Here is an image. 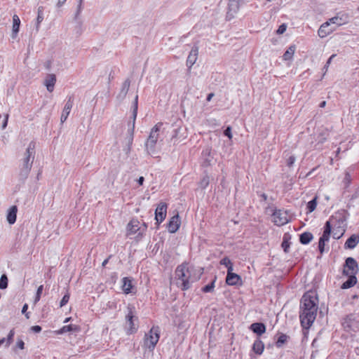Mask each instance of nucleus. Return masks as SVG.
Here are the masks:
<instances>
[{"mask_svg": "<svg viewBox=\"0 0 359 359\" xmlns=\"http://www.w3.org/2000/svg\"><path fill=\"white\" fill-rule=\"evenodd\" d=\"M318 299L316 296L306 293L300 303L299 320L304 329H309L317 316Z\"/></svg>", "mask_w": 359, "mask_h": 359, "instance_id": "nucleus-1", "label": "nucleus"}, {"mask_svg": "<svg viewBox=\"0 0 359 359\" xmlns=\"http://www.w3.org/2000/svg\"><path fill=\"white\" fill-rule=\"evenodd\" d=\"M346 219L344 213L343 212L338 211L332 215L326 222L324 226L323 233L318 241V249L320 254L324 252L325 242L329 241L332 233V228H345Z\"/></svg>", "mask_w": 359, "mask_h": 359, "instance_id": "nucleus-2", "label": "nucleus"}, {"mask_svg": "<svg viewBox=\"0 0 359 359\" xmlns=\"http://www.w3.org/2000/svg\"><path fill=\"white\" fill-rule=\"evenodd\" d=\"M193 269L187 266V264L179 265L175 269V276L177 279V285L182 290H187L191 284L196 281L198 278L193 276Z\"/></svg>", "mask_w": 359, "mask_h": 359, "instance_id": "nucleus-3", "label": "nucleus"}, {"mask_svg": "<svg viewBox=\"0 0 359 359\" xmlns=\"http://www.w3.org/2000/svg\"><path fill=\"white\" fill-rule=\"evenodd\" d=\"M162 125V123H158L151 128L149 137L145 142V149L147 153L150 156H154L157 154L156 143L159 137V132Z\"/></svg>", "mask_w": 359, "mask_h": 359, "instance_id": "nucleus-4", "label": "nucleus"}, {"mask_svg": "<svg viewBox=\"0 0 359 359\" xmlns=\"http://www.w3.org/2000/svg\"><path fill=\"white\" fill-rule=\"evenodd\" d=\"M127 309L128 313L126 316V331L127 334H132L137 331V325L135 322L138 321V318L136 316L134 306L128 305Z\"/></svg>", "mask_w": 359, "mask_h": 359, "instance_id": "nucleus-5", "label": "nucleus"}, {"mask_svg": "<svg viewBox=\"0 0 359 359\" xmlns=\"http://www.w3.org/2000/svg\"><path fill=\"white\" fill-rule=\"evenodd\" d=\"M160 338V328L158 326H153L151 330L145 334L144 337V345L150 351H153Z\"/></svg>", "mask_w": 359, "mask_h": 359, "instance_id": "nucleus-6", "label": "nucleus"}, {"mask_svg": "<svg viewBox=\"0 0 359 359\" xmlns=\"http://www.w3.org/2000/svg\"><path fill=\"white\" fill-rule=\"evenodd\" d=\"M35 147L36 144L34 142L32 141L29 143L20 166L32 169L35 158Z\"/></svg>", "mask_w": 359, "mask_h": 359, "instance_id": "nucleus-7", "label": "nucleus"}, {"mask_svg": "<svg viewBox=\"0 0 359 359\" xmlns=\"http://www.w3.org/2000/svg\"><path fill=\"white\" fill-rule=\"evenodd\" d=\"M137 107H138V95H136L135 97L134 103H133V123L131 128L128 130L129 137L128 139V146L124 151L126 154H129L131 149V146L133 141V135H134V129L135 124V119L137 114Z\"/></svg>", "mask_w": 359, "mask_h": 359, "instance_id": "nucleus-8", "label": "nucleus"}, {"mask_svg": "<svg viewBox=\"0 0 359 359\" xmlns=\"http://www.w3.org/2000/svg\"><path fill=\"white\" fill-rule=\"evenodd\" d=\"M271 217L272 222L278 226L285 225L289 222L288 214L283 210H274Z\"/></svg>", "mask_w": 359, "mask_h": 359, "instance_id": "nucleus-9", "label": "nucleus"}, {"mask_svg": "<svg viewBox=\"0 0 359 359\" xmlns=\"http://www.w3.org/2000/svg\"><path fill=\"white\" fill-rule=\"evenodd\" d=\"M358 271V265L353 257H348L344 265L343 273L344 275H356Z\"/></svg>", "mask_w": 359, "mask_h": 359, "instance_id": "nucleus-10", "label": "nucleus"}, {"mask_svg": "<svg viewBox=\"0 0 359 359\" xmlns=\"http://www.w3.org/2000/svg\"><path fill=\"white\" fill-rule=\"evenodd\" d=\"M168 205L165 203L161 202L155 210V219L157 224H161L165 218Z\"/></svg>", "mask_w": 359, "mask_h": 359, "instance_id": "nucleus-11", "label": "nucleus"}, {"mask_svg": "<svg viewBox=\"0 0 359 359\" xmlns=\"http://www.w3.org/2000/svg\"><path fill=\"white\" fill-rule=\"evenodd\" d=\"M127 236L137 233V237L140 239L139 233H140V222L137 219H133L127 225Z\"/></svg>", "mask_w": 359, "mask_h": 359, "instance_id": "nucleus-12", "label": "nucleus"}, {"mask_svg": "<svg viewBox=\"0 0 359 359\" xmlns=\"http://www.w3.org/2000/svg\"><path fill=\"white\" fill-rule=\"evenodd\" d=\"M74 104V97L72 95H70L67 97V100L65 104L64 109L62 110L61 117H60V122L61 123H63L67 118L71 109L73 107Z\"/></svg>", "mask_w": 359, "mask_h": 359, "instance_id": "nucleus-13", "label": "nucleus"}, {"mask_svg": "<svg viewBox=\"0 0 359 359\" xmlns=\"http://www.w3.org/2000/svg\"><path fill=\"white\" fill-rule=\"evenodd\" d=\"M240 8L239 1H229L228 11L226 13V19L231 20L234 18L235 15L238 12Z\"/></svg>", "mask_w": 359, "mask_h": 359, "instance_id": "nucleus-14", "label": "nucleus"}, {"mask_svg": "<svg viewBox=\"0 0 359 359\" xmlns=\"http://www.w3.org/2000/svg\"><path fill=\"white\" fill-rule=\"evenodd\" d=\"M226 283L229 285H242V279L241 277L233 271H227L226 277Z\"/></svg>", "mask_w": 359, "mask_h": 359, "instance_id": "nucleus-15", "label": "nucleus"}, {"mask_svg": "<svg viewBox=\"0 0 359 359\" xmlns=\"http://www.w3.org/2000/svg\"><path fill=\"white\" fill-rule=\"evenodd\" d=\"M180 224V217L177 214L170 219L167 226L168 231L171 233H175L179 229Z\"/></svg>", "mask_w": 359, "mask_h": 359, "instance_id": "nucleus-16", "label": "nucleus"}, {"mask_svg": "<svg viewBox=\"0 0 359 359\" xmlns=\"http://www.w3.org/2000/svg\"><path fill=\"white\" fill-rule=\"evenodd\" d=\"M198 46H195L191 48L187 59V66L189 69H191V67L196 63L198 58Z\"/></svg>", "mask_w": 359, "mask_h": 359, "instance_id": "nucleus-17", "label": "nucleus"}, {"mask_svg": "<svg viewBox=\"0 0 359 359\" xmlns=\"http://www.w3.org/2000/svg\"><path fill=\"white\" fill-rule=\"evenodd\" d=\"M56 83V76L53 74H48L46 76L43 84L48 92L52 93Z\"/></svg>", "mask_w": 359, "mask_h": 359, "instance_id": "nucleus-18", "label": "nucleus"}, {"mask_svg": "<svg viewBox=\"0 0 359 359\" xmlns=\"http://www.w3.org/2000/svg\"><path fill=\"white\" fill-rule=\"evenodd\" d=\"M329 26L330 22H325L320 27L318 34L320 38L327 36L334 30L333 28H329Z\"/></svg>", "mask_w": 359, "mask_h": 359, "instance_id": "nucleus-19", "label": "nucleus"}, {"mask_svg": "<svg viewBox=\"0 0 359 359\" xmlns=\"http://www.w3.org/2000/svg\"><path fill=\"white\" fill-rule=\"evenodd\" d=\"M18 208L16 205L11 206L8 212L6 219L10 224H13L16 222Z\"/></svg>", "mask_w": 359, "mask_h": 359, "instance_id": "nucleus-20", "label": "nucleus"}, {"mask_svg": "<svg viewBox=\"0 0 359 359\" xmlns=\"http://www.w3.org/2000/svg\"><path fill=\"white\" fill-rule=\"evenodd\" d=\"M250 330L260 336L266 332V326L262 323H254L250 325Z\"/></svg>", "mask_w": 359, "mask_h": 359, "instance_id": "nucleus-21", "label": "nucleus"}, {"mask_svg": "<svg viewBox=\"0 0 359 359\" xmlns=\"http://www.w3.org/2000/svg\"><path fill=\"white\" fill-rule=\"evenodd\" d=\"M359 243V236L353 234L346 241L344 244L345 248L353 249Z\"/></svg>", "mask_w": 359, "mask_h": 359, "instance_id": "nucleus-22", "label": "nucleus"}, {"mask_svg": "<svg viewBox=\"0 0 359 359\" xmlns=\"http://www.w3.org/2000/svg\"><path fill=\"white\" fill-rule=\"evenodd\" d=\"M122 290L126 294H130L132 293V289H133V284H132V280L130 278L128 277H124L122 279Z\"/></svg>", "mask_w": 359, "mask_h": 359, "instance_id": "nucleus-23", "label": "nucleus"}, {"mask_svg": "<svg viewBox=\"0 0 359 359\" xmlns=\"http://www.w3.org/2000/svg\"><path fill=\"white\" fill-rule=\"evenodd\" d=\"M20 20L18 15L15 14L13 16V27H12V38H15L19 29H20Z\"/></svg>", "mask_w": 359, "mask_h": 359, "instance_id": "nucleus-24", "label": "nucleus"}, {"mask_svg": "<svg viewBox=\"0 0 359 359\" xmlns=\"http://www.w3.org/2000/svg\"><path fill=\"white\" fill-rule=\"evenodd\" d=\"M348 278L341 286V289H348L357 284V278L355 275H348Z\"/></svg>", "mask_w": 359, "mask_h": 359, "instance_id": "nucleus-25", "label": "nucleus"}, {"mask_svg": "<svg viewBox=\"0 0 359 359\" xmlns=\"http://www.w3.org/2000/svg\"><path fill=\"white\" fill-rule=\"evenodd\" d=\"M264 349V344L259 339H256L252 345V351L258 355H261Z\"/></svg>", "mask_w": 359, "mask_h": 359, "instance_id": "nucleus-26", "label": "nucleus"}, {"mask_svg": "<svg viewBox=\"0 0 359 359\" xmlns=\"http://www.w3.org/2000/svg\"><path fill=\"white\" fill-rule=\"evenodd\" d=\"M31 170L32 169L20 166L18 180L20 181L21 182H25V181L27 179Z\"/></svg>", "mask_w": 359, "mask_h": 359, "instance_id": "nucleus-27", "label": "nucleus"}, {"mask_svg": "<svg viewBox=\"0 0 359 359\" xmlns=\"http://www.w3.org/2000/svg\"><path fill=\"white\" fill-rule=\"evenodd\" d=\"M313 238V234L310 232H304L299 236V241L303 245L309 244Z\"/></svg>", "mask_w": 359, "mask_h": 359, "instance_id": "nucleus-28", "label": "nucleus"}, {"mask_svg": "<svg viewBox=\"0 0 359 359\" xmlns=\"http://www.w3.org/2000/svg\"><path fill=\"white\" fill-rule=\"evenodd\" d=\"M79 328L76 325H65L60 330H57L55 332L57 334H62L65 332H72V331H78Z\"/></svg>", "mask_w": 359, "mask_h": 359, "instance_id": "nucleus-29", "label": "nucleus"}, {"mask_svg": "<svg viewBox=\"0 0 359 359\" xmlns=\"http://www.w3.org/2000/svg\"><path fill=\"white\" fill-rule=\"evenodd\" d=\"M44 8L43 6H39L37 9V18H36V30H39L40 24L43 20L44 18Z\"/></svg>", "mask_w": 359, "mask_h": 359, "instance_id": "nucleus-30", "label": "nucleus"}, {"mask_svg": "<svg viewBox=\"0 0 359 359\" xmlns=\"http://www.w3.org/2000/svg\"><path fill=\"white\" fill-rule=\"evenodd\" d=\"M296 47L294 45L290 46L287 50L283 54V60H290L292 58L294 53L295 52Z\"/></svg>", "mask_w": 359, "mask_h": 359, "instance_id": "nucleus-31", "label": "nucleus"}, {"mask_svg": "<svg viewBox=\"0 0 359 359\" xmlns=\"http://www.w3.org/2000/svg\"><path fill=\"white\" fill-rule=\"evenodd\" d=\"M219 264L221 265L225 266L227 268V271H233V263L231 262V261L229 259V258L228 257H224V258H222L220 260Z\"/></svg>", "mask_w": 359, "mask_h": 359, "instance_id": "nucleus-32", "label": "nucleus"}, {"mask_svg": "<svg viewBox=\"0 0 359 359\" xmlns=\"http://www.w3.org/2000/svg\"><path fill=\"white\" fill-rule=\"evenodd\" d=\"M332 237L334 239H339L345 232V228L332 227Z\"/></svg>", "mask_w": 359, "mask_h": 359, "instance_id": "nucleus-33", "label": "nucleus"}, {"mask_svg": "<svg viewBox=\"0 0 359 359\" xmlns=\"http://www.w3.org/2000/svg\"><path fill=\"white\" fill-rule=\"evenodd\" d=\"M287 338L288 337L286 334L281 333L276 342V346L278 348L281 347L287 341Z\"/></svg>", "mask_w": 359, "mask_h": 359, "instance_id": "nucleus-34", "label": "nucleus"}, {"mask_svg": "<svg viewBox=\"0 0 359 359\" xmlns=\"http://www.w3.org/2000/svg\"><path fill=\"white\" fill-rule=\"evenodd\" d=\"M317 206V197H315L313 199L307 203V210L309 212H312L315 210Z\"/></svg>", "mask_w": 359, "mask_h": 359, "instance_id": "nucleus-35", "label": "nucleus"}, {"mask_svg": "<svg viewBox=\"0 0 359 359\" xmlns=\"http://www.w3.org/2000/svg\"><path fill=\"white\" fill-rule=\"evenodd\" d=\"M130 81L129 79H126L123 83L121 93L123 94V96H126V94L128 93V90L130 88Z\"/></svg>", "mask_w": 359, "mask_h": 359, "instance_id": "nucleus-36", "label": "nucleus"}, {"mask_svg": "<svg viewBox=\"0 0 359 359\" xmlns=\"http://www.w3.org/2000/svg\"><path fill=\"white\" fill-rule=\"evenodd\" d=\"M209 183V176L208 175H205L199 182L198 184L201 189H205L208 186Z\"/></svg>", "mask_w": 359, "mask_h": 359, "instance_id": "nucleus-37", "label": "nucleus"}, {"mask_svg": "<svg viewBox=\"0 0 359 359\" xmlns=\"http://www.w3.org/2000/svg\"><path fill=\"white\" fill-rule=\"evenodd\" d=\"M215 280H216V277H215L214 280L210 284L204 286L202 288V291L205 293L212 292L215 287Z\"/></svg>", "mask_w": 359, "mask_h": 359, "instance_id": "nucleus-38", "label": "nucleus"}, {"mask_svg": "<svg viewBox=\"0 0 359 359\" xmlns=\"http://www.w3.org/2000/svg\"><path fill=\"white\" fill-rule=\"evenodd\" d=\"M8 287V278L6 274H3L0 278V289L4 290Z\"/></svg>", "mask_w": 359, "mask_h": 359, "instance_id": "nucleus-39", "label": "nucleus"}, {"mask_svg": "<svg viewBox=\"0 0 359 359\" xmlns=\"http://www.w3.org/2000/svg\"><path fill=\"white\" fill-rule=\"evenodd\" d=\"M43 285H41L38 287L36 293V295L34 297V304H36L38 302H39L41 297V294L43 292Z\"/></svg>", "mask_w": 359, "mask_h": 359, "instance_id": "nucleus-40", "label": "nucleus"}, {"mask_svg": "<svg viewBox=\"0 0 359 359\" xmlns=\"http://www.w3.org/2000/svg\"><path fill=\"white\" fill-rule=\"evenodd\" d=\"M290 242L288 241L287 238L285 236L283 237V241L281 244V247L283 248L285 252H288L289 248H290Z\"/></svg>", "mask_w": 359, "mask_h": 359, "instance_id": "nucleus-41", "label": "nucleus"}, {"mask_svg": "<svg viewBox=\"0 0 359 359\" xmlns=\"http://www.w3.org/2000/svg\"><path fill=\"white\" fill-rule=\"evenodd\" d=\"M327 22H330V24H336L338 26L342 25L343 22H341V18L339 17H333L330 18Z\"/></svg>", "mask_w": 359, "mask_h": 359, "instance_id": "nucleus-42", "label": "nucleus"}, {"mask_svg": "<svg viewBox=\"0 0 359 359\" xmlns=\"http://www.w3.org/2000/svg\"><path fill=\"white\" fill-rule=\"evenodd\" d=\"M69 293H67V294H65L63 296V297H62V300L60 301V307L64 306L65 304H67V302H69Z\"/></svg>", "mask_w": 359, "mask_h": 359, "instance_id": "nucleus-43", "label": "nucleus"}, {"mask_svg": "<svg viewBox=\"0 0 359 359\" xmlns=\"http://www.w3.org/2000/svg\"><path fill=\"white\" fill-rule=\"evenodd\" d=\"M147 224L146 223L143 222L140 225V233H139V236H140V238H142L143 237L145 232L147 231Z\"/></svg>", "mask_w": 359, "mask_h": 359, "instance_id": "nucleus-44", "label": "nucleus"}, {"mask_svg": "<svg viewBox=\"0 0 359 359\" xmlns=\"http://www.w3.org/2000/svg\"><path fill=\"white\" fill-rule=\"evenodd\" d=\"M14 334H15L14 330H11L8 334L7 339H6V341L7 342V346H8L11 344V342L13 341V338L14 337Z\"/></svg>", "mask_w": 359, "mask_h": 359, "instance_id": "nucleus-45", "label": "nucleus"}, {"mask_svg": "<svg viewBox=\"0 0 359 359\" xmlns=\"http://www.w3.org/2000/svg\"><path fill=\"white\" fill-rule=\"evenodd\" d=\"M335 57V55H332L329 59L327 60L326 64L325 65L324 67H323V70H324V74L323 75L325 74V73L327 72V69H328V67H329V65L332 62V60Z\"/></svg>", "mask_w": 359, "mask_h": 359, "instance_id": "nucleus-46", "label": "nucleus"}, {"mask_svg": "<svg viewBox=\"0 0 359 359\" xmlns=\"http://www.w3.org/2000/svg\"><path fill=\"white\" fill-rule=\"evenodd\" d=\"M286 29H287V25L285 24H282L279 26L276 32L278 34H282L286 31Z\"/></svg>", "mask_w": 359, "mask_h": 359, "instance_id": "nucleus-47", "label": "nucleus"}, {"mask_svg": "<svg viewBox=\"0 0 359 359\" xmlns=\"http://www.w3.org/2000/svg\"><path fill=\"white\" fill-rule=\"evenodd\" d=\"M296 161V158L294 156H290L287 161V165L289 166V167H291L293 165V164Z\"/></svg>", "mask_w": 359, "mask_h": 359, "instance_id": "nucleus-48", "label": "nucleus"}, {"mask_svg": "<svg viewBox=\"0 0 359 359\" xmlns=\"http://www.w3.org/2000/svg\"><path fill=\"white\" fill-rule=\"evenodd\" d=\"M224 134L225 136H227L229 139L232 138V134H231V127H227L225 130L224 131Z\"/></svg>", "mask_w": 359, "mask_h": 359, "instance_id": "nucleus-49", "label": "nucleus"}, {"mask_svg": "<svg viewBox=\"0 0 359 359\" xmlns=\"http://www.w3.org/2000/svg\"><path fill=\"white\" fill-rule=\"evenodd\" d=\"M31 330L34 333H39L41 331V327L39 325H34L31 327Z\"/></svg>", "mask_w": 359, "mask_h": 359, "instance_id": "nucleus-50", "label": "nucleus"}, {"mask_svg": "<svg viewBox=\"0 0 359 359\" xmlns=\"http://www.w3.org/2000/svg\"><path fill=\"white\" fill-rule=\"evenodd\" d=\"M28 309V305L27 304H25L23 306H22V313H25V316L27 318H29V313H26L27 312V310Z\"/></svg>", "mask_w": 359, "mask_h": 359, "instance_id": "nucleus-51", "label": "nucleus"}, {"mask_svg": "<svg viewBox=\"0 0 359 359\" xmlns=\"http://www.w3.org/2000/svg\"><path fill=\"white\" fill-rule=\"evenodd\" d=\"M16 346L18 348H20V349H24L25 348V343L22 340H18L17 344H16Z\"/></svg>", "mask_w": 359, "mask_h": 359, "instance_id": "nucleus-52", "label": "nucleus"}, {"mask_svg": "<svg viewBox=\"0 0 359 359\" xmlns=\"http://www.w3.org/2000/svg\"><path fill=\"white\" fill-rule=\"evenodd\" d=\"M8 114H6V116H5V118H4V121L3 122V124H2V129H5L7 126V123H8Z\"/></svg>", "mask_w": 359, "mask_h": 359, "instance_id": "nucleus-53", "label": "nucleus"}, {"mask_svg": "<svg viewBox=\"0 0 359 359\" xmlns=\"http://www.w3.org/2000/svg\"><path fill=\"white\" fill-rule=\"evenodd\" d=\"M83 0H79V5H78V9H77V13H76V15H79V13L81 12V9H82V4H83Z\"/></svg>", "mask_w": 359, "mask_h": 359, "instance_id": "nucleus-54", "label": "nucleus"}, {"mask_svg": "<svg viewBox=\"0 0 359 359\" xmlns=\"http://www.w3.org/2000/svg\"><path fill=\"white\" fill-rule=\"evenodd\" d=\"M67 0H57V7L60 8L65 4Z\"/></svg>", "mask_w": 359, "mask_h": 359, "instance_id": "nucleus-55", "label": "nucleus"}, {"mask_svg": "<svg viewBox=\"0 0 359 359\" xmlns=\"http://www.w3.org/2000/svg\"><path fill=\"white\" fill-rule=\"evenodd\" d=\"M180 130V128H177V129H175L173 130V135H172V138H175L178 136V133H179V131Z\"/></svg>", "mask_w": 359, "mask_h": 359, "instance_id": "nucleus-56", "label": "nucleus"}, {"mask_svg": "<svg viewBox=\"0 0 359 359\" xmlns=\"http://www.w3.org/2000/svg\"><path fill=\"white\" fill-rule=\"evenodd\" d=\"M144 181V178L143 177H140L139 179L137 180V182L140 185H142Z\"/></svg>", "mask_w": 359, "mask_h": 359, "instance_id": "nucleus-57", "label": "nucleus"}, {"mask_svg": "<svg viewBox=\"0 0 359 359\" xmlns=\"http://www.w3.org/2000/svg\"><path fill=\"white\" fill-rule=\"evenodd\" d=\"M214 96V93H209L207 96V98H206V100L208 102H210L211 100V99L212 98V97Z\"/></svg>", "mask_w": 359, "mask_h": 359, "instance_id": "nucleus-58", "label": "nucleus"}, {"mask_svg": "<svg viewBox=\"0 0 359 359\" xmlns=\"http://www.w3.org/2000/svg\"><path fill=\"white\" fill-rule=\"evenodd\" d=\"M203 154H206V155H210V149H206L205 150H204L203 151Z\"/></svg>", "mask_w": 359, "mask_h": 359, "instance_id": "nucleus-59", "label": "nucleus"}, {"mask_svg": "<svg viewBox=\"0 0 359 359\" xmlns=\"http://www.w3.org/2000/svg\"><path fill=\"white\" fill-rule=\"evenodd\" d=\"M109 257L104 260V262H102V266H106V264H107L108 263V262H109Z\"/></svg>", "mask_w": 359, "mask_h": 359, "instance_id": "nucleus-60", "label": "nucleus"}, {"mask_svg": "<svg viewBox=\"0 0 359 359\" xmlns=\"http://www.w3.org/2000/svg\"><path fill=\"white\" fill-rule=\"evenodd\" d=\"M326 104V102L325 101H323L322 102H320L319 107H324Z\"/></svg>", "mask_w": 359, "mask_h": 359, "instance_id": "nucleus-61", "label": "nucleus"}, {"mask_svg": "<svg viewBox=\"0 0 359 359\" xmlns=\"http://www.w3.org/2000/svg\"><path fill=\"white\" fill-rule=\"evenodd\" d=\"M5 341H6V339L5 338H3V339H0V346L1 344H3Z\"/></svg>", "mask_w": 359, "mask_h": 359, "instance_id": "nucleus-62", "label": "nucleus"}, {"mask_svg": "<svg viewBox=\"0 0 359 359\" xmlns=\"http://www.w3.org/2000/svg\"><path fill=\"white\" fill-rule=\"evenodd\" d=\"M262 197L264 198V201H266L267 199V196L265 194H263L262 195Z\"/></svg>", "mask_w": 359, "mask_h": 359, "instance_id": "nucleus-63", "label": "nucleus"}, {"mask_svg": "<svg viewBox=\"0 0 359 359\" xmlns=\"http://www.w3.org/2000/svg\"><path fill=\"white\" fill-rule=\"evenodd\" d=\"M71 319V318H67L65 320V323H67L68 321H69V320Z\"/></svg>", "mask_w": 359, "mask_h": 359, "instance_id": "nucleus-64", "label": "nucleus"}]
</instances>
